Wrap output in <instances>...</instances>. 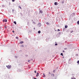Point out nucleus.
Segmentation results:
<instances>
[{
    "instance_id": "obj_1",
    "label": "nucleus",
    "mask_w": 79,
    "mask_h": 79,
    "mask_svg": "<svg viewBox=\"0 0 79 79\" xmlns=\"http://www.w3.org/2000/svg\"><path fill=\"white\" fill-rule=\"evenodd\" d=\"M6 67L8 68V69H10L11 67V65H6Z\"/></svg>"
},
{
    "instance_id": "obj_2",
    "label": "nucleus",
    "mask_w": 79,
    "mask_h": 79,
    "mask_svg": "<svg viewBox=\"0 0 79 79\" xmlns=\"http://www.w3.org/2000/svg\"><path fill=\"white\" fill-rule=\"evenodd\" d=\"M3 22H7V20L6 19H4L3 20Z\"/></svg>"
},
{
    "instance_id": "obj_3",
    "label": "nucleus",
    "mask_w": 79,
    "mask_h": 79,
    "mask_svg": "<svg viewBox=\"0 0 79 79\" xmlns=\"http://www.w3.org/2000/svg\"><path fill=\"white\" fill-rule=\"evenodd\" d=\"M39 75V73H37L36 75V77H38V76Z\"/></svg>"
},
{
    "instance_id": "obj_4",
    "label": "nucleus",
    "mask_w": 79,
    "mask_h": 79,
    "mask_svg": "<svg viewBox=\"0 0 79 79\" xmlns=\"http://www.w3.org/2000/svg\"><path fill=\"white\" fill-rule=\"evenodd\" d=\"M23 43H24V42L21 41L19 43V44H23Z\"/></svg>"
},
{
    "instance_id": "obj_5",
    "label": "nucleus",
    "mask_w": 79,
    "mask_h": 79,
    "mask_svg": "<svg viewBox=\"0 0 79 79\" xmlns=\"http://www.w3.org/2000/svg\"><path fill=\"white\" fill-rule=\"evenodd\" d=\"M40 13H43V11H42V10H40Z\"/></svg>"
},
{
    "instance_id": "obj_6",
    "label": "nucleus",
    "mask_w": 79,
    "mask_h": 79,
    "mask_svg": "<svg viewBox=\"0 0 79 79\" xmlns=\"http://www.w3.org/2000/svg\"><path fill=\"white\" fill-rule=\"evenodd\" d=\"M57 2H55L54 3V5H57Z\"/></svg>"
},
{
    "instance_id": "obj_7",
    "label": "nucleus",
    "mask_w": 79,
    "mask_h": 79,
    "mask_svg": "<svg viewBox=\"0 0 79 79\" xmlns=\"http://www.w3.org/2000/svg\"><path fill=\"white\" fill-rule=\"evenodd\" d=\"M43 75H44L43 76V77H45V74L43 73Z\"/></svg>"
},
{
    "instance_id": "obj_8",
    "label": "nucleus",
    "mask_w": 79,
    "mask_h": 79,
    "mask_svg": "<svg viewBox=\"0 0 79 79\" xmlns=\"http://www.w3.org/2000/svg\"><path fill=\"white\" fill-rule=\"evenodd\" d=\"M14 11H15V10H14V9H12V13H14Z\"/></svg>"
},
{
    "instance_id": "obj_9",
    "label": "nucleus",
    "mask_w": 79,
    "mask_h": 79,
    "mask_svg": "<svg viewBox=\"0 0 79 79\" xmlns=\"http://www.w3.org/2000/svg\"><path fill=\"white\" fill-rule=\"evenodd\" d=\"M67 27H68V26H67V25L65 26V28H67Z\"/></svg>"
},
{
    "instance_id": "obj_10",
    "label": "nucleus",
    "mask_w": 79,
    "mask_h": 79,
    "mask_svg": "<svg viewBox=\"0 0 79 79\" xmlns=\"http://www.w3.org/2000/svg\"><path fill=\"white\" fill-rule=\"evenodd\" d=\"M77 24H78V25H79V20L77 21Z\"/></svg>"
},
{
    "instance_id": "obj_11",
    "label": "nucleus",
    "mask_w": 79,
    "mask_h": 79,
    "mask_svg": "<svg viewBox=\"0 0 79 79\" xmlns=\"http://www.w3.org/2000/svg\"><path fill=\"white\" fill-rule=\"evenodd\" d=\"M55 71H56V70L55 69L53 71V72L54 73H55Z\"/></svg>"
},
{
    "instance_id": "obj_12",
    "label": "nucleus",
    "mask_w": 79,
    "mask_h": 79,
    "mask_svg": "<svg viewBox=\"0 0 79 79\" xmlns=\"http://www.w3.org/2000/svg\"><path fill=\"white\" fill-rule=\"evenodd\" d=\"M14 23L15 24H16V22L15 21L14 22Z\"/></svg>"
},
{
    "instance_id": "obj_13",
    "label": "nucleus",
    "mask_w": 79,
    "mask_h": 79,
    "mask_svg": "<svg viewBox=\"0 0 79 79\" xmlns=\"http://www.w3.org/2000/svg\"><path fill=\"white\" fill-rule=\"evenodd\" d=\"M71 79H76V78H75L74 77H73V78H72Z\"/></svg>"
},
{
    "instance_id": "obj_14",
    "label": "nucleus",
    "mask_w": 79,
    "mask_h": 79,
    "mask_svg": "<svg viewBox=\"0 0 79 79\" xmlns=\"http://www.w3.org/2000/svg\"><path fill=\"white\" fill-rule=\"evenodd\" d=\"M38 32L39 34H40L41 32H40V31H38Z\"/></svg>"
},
{
    "instance_id": "obj_15",
    "label": "nucleus",
    "mask_w": 79,
    "mask_h": 79,
    "mask_svg": "<svg viewBox=\"0 0 79 79\" xmlns=\"http://www.w3.org/2000/svg\"><path fill=\"white\" fill-rule=\"evenodd\" d=\"M16 39H18V36L16 37Z\"/></svg>"
},
{
    "instance_id": "obj_16",
    "label": "nucleus",
    "mask_w": 79,
    "mask_h": 79,
    "mask_svg": "<svg viewBox=\"0 0 79 79\" xmlns=\"http://www.w3.org/2000/svg\"><path fill=\"white\" fill-rule=\"evenodd\" d=\"M60 55H62V56H63V53H61L60 54Z\"/></svg>"
},
{
    "instance_id": "obj_17",
    "label": "nucleus",
    "mask_w": 79,
    "mask_h": 79,
    "mask_svg": "<svg viewBox=\"0 0 79 79\" xmlns=\"http://www.w3.org/2000/svg\"><path fill=\"white\" fill-rule=\"evenodd\" d=\"M77 63H78V64H79V60H78V61H77Z\"/></svg>"
},
{
    "instance_id": "obj_18",
    "label": "nucleus",
    "mask_w": 79,
    "mask_h": 79,
    "mask_svg": "<svg viewBox=\"0 0 79 79\" xmlns=\"http://www.w3.org/2000/svg\"><path fill=\"white\" fill-rule=\"evenodd\" d=\"M55 45H58V44H57V43H56V44H55Z\"/></svg>"
},
{
    "instance_id": "obj_19",
    "label": "nucleus",
    "mask_w": 79,
    "mask_h": 79,
    "mask_svg": "<svg viewBox=\"0 0 79 79\" xmlns=\"http://www.w3.org/2000/svg\"><path fill=\"white\" fill-rule=\"evenodd\" d=\"M25 56H26L27 57L28 56V55H25Z\"/></svg>"
},
{
    "instance_id": "obj_20",
    "label": "nucleus",
    "mask_w": 79,
    "mask_h": 79,
    "mask_svg": "<svg viewBox=\"0 0 79 79\" xmlns=\"http://www.w3.org/2000/svg\"><path fill=\"white\" fill-rule=\"evenodd\" d=\"M73 31H71V33H73Z\"/></svg>"
},
{
    "instance_id": "obj_21",
    "label": "nucleus",
    "mask_w": 79,
    "mask_h": 79,
    "mask_svg": "<svg viewBox=\"0 0 79 79\" xmlns=\"http://www.w3.org/2000/svg\"><path fill=\"white\" fill-rule=\"evenodd\" d=\"M19 8H20V9H22V8H21V6H19Z\"/></svg>"
},
{
    "instance_id": "obj_22",
    "label": "nucleus",
    "mask_w": 79,
    "mask_h": 79,
    "mask_svg": "<svg viewBox=\"0 0 79 79\" xmlns=\"http://www.w3.org/2000/svg\"><path fill=\"white\" fill-rule=\"evenodd\" d=\"M47 24H49V23H48V22H47Z\"/></svg>"
},
{
    "instance_id": "obj_23",
    "label": "nucleus",
    "mask_w": 79,
    "mask_h": 79,
    "mask_svg": "<svg viewBox=\"0 0 79 79\" xmlns=\"http://www.w3.org/2000/svg\"><path fill=\"white\" fill-rule=\"evenodd\" d=\"M57 31H60V29H58Z\"/></svg>"
},
{
    "instance_id": "obj_24",
    "label": "nucleus",
    "mask_w": 79,
    "mask_h": 79,
    "mask_svg": "<svg viewBox=\"0 0 79 79\" xmlns=\"http://www.w3.org/2000/svg\"><path fill=\"white\" fill-rule=\"evenodd\" d=\"M67 49V48H64V50H66Z\"/></svg>"
},
{
    "instance_id": "obj_25",
    "label": "nucleus",
    "mask_w": 79,
    "mask_h": 79,
    "mask_svg": "<svg viewBox=\"0 0 79 79\" xmlns=\"http://www.w3.org/2000/svg\"><path fill=\"white\" fill-rule=\"evenodd\" d=\"M12 2H15V0H12Z\"/></svg>"
},
{
    "instance_id": "obj_26",
    "label": "nucleus",
    "mask_w": 79,
    "mask_h": 79,
    "mask_svg": "<svg viewBox=\"0 0 79 79\" xmlns=\"http://www.w3.org/2000/svg\"><path fill=\"white\" fill-rule=\"evenodd\" d=\"M35 73H36L37 72H36V71H35Z\"/></svg>"
},
{
    "instance_id": "obj_27",
    "label": "nucleus",
    "mask_w": 79,
    "mask_h": 79,
    "mask_svg": "<svg viewBox=\"0 0 79 79\" xmlns=\"http://www.w3.org/2000/svg\"><path fill=\"white\" fill-rule=\"evenodd\" d=\"M64 2H63V1L62 2V3H64Z\"/></svg>"
},
{
    "instance_id": "obj_28",
    "label": "nucleus",
    "mask_w": 79,
    "mask_h": 79,
    "mask_svg": "<svg viewBox=\"0 0 79 79\" xmlns=\"http://www.w3.org/2000/svg\"><path fill=\"white\" fill-rule=\"evenodd\" d=\"M63 52H64V50L63 51Z\"/></svg>"
},
{
    "instance_id": "obj_29",
    "label": "nucleus",
    "mask_w": 79,
    "mask_h": 79,
    "mask_svg": "<svg viewBox=\"0 0 79 79\" xmlns=\"http://www.w3.org/2000/svg\"><path fill=\"white\" fill-rule=\"evenodd\" d=\"M29 61H30V60H28V62H29Z\"/></svg>"
},
{
    "instance_id": "obj_30",
    "label": "nucleus",
    "mask_w": 79,
    "mask_h": 79,
    "mask_svg": "<svg viewBox=\"0 0 79 79\" xmlns=\"http://www.w3.org/2000/svg\"><path fill=\"white\" fill-rule=\"evenodd\" d=\"M12 32H14V33L15 32V31H13Z\"/></svg>"
},
{
    "instance_id": "obj_31",
    "label": "nucleus",
    "mask_w": 79,
    "mask_h": 79,
    "mask_svg": "<svg viewBox=\"0 0 79 79\" xmlns=\"http://www.w3.org/2000/svg\"><path fill=\"white\" fill-rule=\"evenodd\" d=\"M34 79H37L36 78H35Z\"/></svg>"
},
{
    "instance_id": "obj_32",
    "label": "nucleus",
    "mask_w": 79,
    "mask_h": 79,
    "mask_svg": "<svg viewBox=\"0 0 79 79\" xmlns=\"http://www.w3.org/2000/svg\"><path fill=\"white\" fill-rule=\"evenodd\" d=\"M49 74H50V72H49Z\"/></svg>"
}]
</instances>
